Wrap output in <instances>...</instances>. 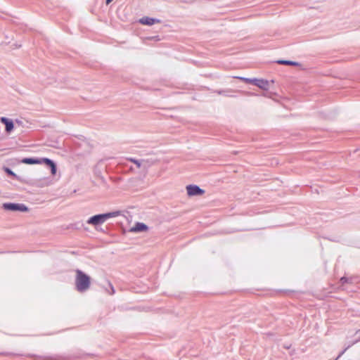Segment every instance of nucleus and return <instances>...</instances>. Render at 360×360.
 Returning a JSON list of instances; mask_svg holds the SVG:
<instances>
[{"mask_svg": "<svg viewBox=\"0 0 360 360\" xmlns=\"http://www.w3.org/2000/svg\"><path fill=\"white\" fill-rule=\"evenodd\" d=\"M120 214V211H115V212H111L104 214H100L94 215L91 217H90L87 220V224H91L94 226L101 225L104 224L107 220H108L110 218L116 217Z\"/></svg>", "mask_w": 360, "mask_h": 360, "instance_id": "f257e3e1", "label": "nucleus"}, {"mask_svg": "<svg viewBox=\"0 0 360 360\" xmlns=\"http://www.w3.org/2000/svg\"><path fill=\"white\" fill-rule=\"evenodd\" d=\"M76 288L79 292H84L89 288L90 278L80 270L76 271Z\"/></svg>", "mask_w": 360, "mask_h": 360, "instance_id": "f03ea898", "label": "nucleus"}, {"mask_svg": "<svg viewBox=\"0 0 360 360\" xmlns=\"http://www.w3.org/2000/svg\"><path fill=\"white\" fill-rule=\"evenodd\" d=\"M2 207L6 210H10V211L26 212L28 210L27 207L23 204L11 203V202L4 203L2 205Z\"/></svg>", "mask_w": 360, "mask_h": 360, "instance_id": "7ed1b4c3", "label": "nucleus"}, {"mask_svg": "<svg viewBox=\"0 0 360 360\" xmlns=\"http://www.w3.org/2000/svg\"><path fill=\"white\" fill-rule=\"evenodd\" d=\"M187 193L190 196L202 195L205 191L196 185H188L186 187Z\"/></svg>", "mask_w": 360, "mask_h": 360, "instance_id": "20e7f679", "label": "nucleus"}, {"mask_svg": "<svg viewBox=\"0 0 360 360\" xmlns=\"http://www.w3.org/2000/svg\"><path fill=\"white\" fill-rule=\"evenodd\" d=\"M139 22L142 25H153L155 23L160 22V20L149 17H143L139 20Z\"/></svg>", "mask_w": 360, "mask_h": 360, "instance_id": "39448f33", "label": "nucleus"}, {"mask_svg": "<svg viewBox=\"0 0 360 360\" xmlns=\"http://www.w3.org/2000/svg\"><path fill=\"white\" fill-rule=\"evenodd\" d=\"M148 229V226L138 222L133 227L131 228V232H142Z\"/></svg>", "mask_w": 360, "mask_h": 360, "instance_id": "423d86ee", "label": "nucleus"}, {"mask_svg": "<svg viewBox=\"0 0 360 360\" xmlns=\"http://www.w3.org/2000/svg\"><path fill=\"white\" fill-rule=\"evenodd\" d=\"M1 122L5 124V127H6V131L7 132H10L13 129V122L11 120H9L6 117H1Z\"/></svg>", "mask_w": 360, "mask_h": 360, "instance_id": "0eeeda50", "label": "nucleus"}, {"mask_svg": "<svg viewBox=\"0 0 360 360\" xmlns=\"http://www.w3.org/2000/svg\"><path fill=\"white\" fill-rule=\"evenodd\" d=\"M22 162L27 165L41 164V160L37 158H26L22 160Z\"/></svg>", "mask_w": 360, "mask_h": 360, "instance_id": "6e6552de", "label": "nucleus"}, {"mask_svg": "<svg viewBox=\"0 0 360 360\" xmlns=\"http://www.w3.org/2000/svg\"><path fill=\"white\" fill-rule=\"evenodd\" d=\"M269 81L263 79H259L257 83V86L263 90H267L269 89Z\"/></svg>", "mask_w": 360, "mask_h": 360, "instance_id": "1a4fd4ad", "label": "nucleus"}, {"mask_svg": "<svg viewBox=\"0 0 360 360\" xmlns=\"http://www.w3.org/2000/svg\"><path fill=\"white\" fill-rule=\"evenodd\" d=\"M277 63L278 64H281V65H293V66H298L300 65L297 62L291 61V60H278Z\"/></svg>", "mask_w": 360, "mask_h": 360, "instance_id": "9d476101", "label": "nucleus"}, {"mask_svg": "<svg viewBox=\"0 0 360 360\" xmlns=\"http://www.w3.org/2000/svg\"><path fill=\"white\" fill-rule=\"evenodd\" d=\"M40 160H41V164L44 163L46 165H49V167H51L53 164H55L51 160L46 158H41Z\"/></svg>", "mask_w": 360, "mask_h": 360, "instance_id": "9b49d317", "label": "nucleus"}, {"mask_svg": "<svg viewBox=\"0 0 360 360\" xmlns=\"http://www.w3.org/2000/svg\"><path fill=\"white\" fill-rule=\"evenodd\" d=\"M258 79H257V78H250L249 84H252L257 86V83L258 82Z\"/></svg>", "mask_w": 360, "mask_h": 360, "instance_id": "f8f14e48", "label": "nucleus"}, {"mask_svg": "<svg viewBox=\"0 0 360 360\" xmlns=\"http://www.w3.org/2000/svg\"><path fill=\"white\" fill-rule=\"evenodd\" d=\"M235 78H237L241 81H243L246 83H249L250 78L243 77H235Z\"/></svg>", "mask_w": 360, "mask_h": 360, "instance_id": "ddd939ff", "label": "nucleus"}, {"mask_svg": "<svg viewBox=\"0 0 360 360\" xmlns=\"http://www.w3.org/2000/svg\"><path fill=\"white\" fill-rule=\"evenodd\" d=\"M131 161L136 164L138 167H141L142 161L134 159H131Z\"/></svg>", "mask_w": 360, "mask_h": 360, "instance_id": "4468645a", "label": "nucleus"}, {"mask_svg": "<svg viewBox=\"0 0 360 360\" xmlns=\"http://www.w3.org/2000/svg\"><path fill=\"white\" fill-rule=\"evenodd\" d=\"M50 167H51V174H53V175L56 174V164H53Z\"/></svg>", "mask_w": 360, "mask_h": 360, "instance_id": "2eb2a0df", "label": "nucleus"}, {"mask_svg": "<svg viewBox=\"0 0 360 360\" xmlns=\"http://www.w3.org/2000/svg\"><path fill=\"white\" fill-rule=\"evenodd\" d=\"M108 285L110 288L109 294L113 295L115 293V289H114L113 286L112 285V284L110 283H108Z\"/></svg>", "mask_w": 360, "mask_h": 360, "instance_id": "dca6fc26", "label": "nucleus"}, {"mask_svg": "<svg viewBox=\"0 0 360 360\" xmlns=\"http://www.w3.org/2000/svg\"><path fill=\"white\" fill-rule=\"evenodd\" d=\"M5 171L9 175L15 176V173L11 169H10L9 168H6Z\"/></svg>", "mask_w": 360, "mask_h": 360, "instance_id": "f3484780", "label": "nucleus"}, {"mask_svg": "<svg viewBox=\"0 0 360 360\" xmlns=\"http://www.w3.org/2000/svg\"><path fill=\"white\" fill-rule=\"evenodd\" d=\"M347 281H348V279H347V278H345V277H342V278H341V279H340V281H341V283H342V284H343V283H347Z\"/></svg>", "mask_w": 360, "mask_h": 360, "instance_id": "a211bd4d", "label": "nucleus"}, {"mask_svg": "<svg viewBox=\"0 0 360 360\" xmlns=\"http://www.w3.org/2000/svg\"><path fill=\"white\" fill-rule=\"evenodd\" d=\"M347 349V348L345 349L336 358L335 360H337L338 359H339L344 353L345 352Z\"/></svg>", "mask_w": 360, "mask_h": 360, "instance_id": "6ab92c4d", "label": "nucleus"}, {"mask_svg": "<svg viewBox=\"0 0 360 360\" xmlns=\"http://www.w3.org/2000/svg\"><path fill=\"white\" fill-rule=\"evenodd\" d=\"M112 0H106V4H110Z\"/></svg>", "mask_w": 360, "mask_h": 360, "instance_id": "aec40b11", "label": "nucleus"}, {"mask_svg": "<svg viewBox=\"0 0 360 360\" xmlns=\"http://www.w3.org/2000/svg\"><path fill=\"white\" fill-rule=\"evenodd\" d=\"M356 334L359 335V339H360V330L359 331H357Z\"/></svg>", "mask_w": 360, "mask_h": 360, "instance_id": "412c9836", "label": "nucleus"}]
</instances>
